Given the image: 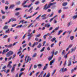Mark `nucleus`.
Returning a JSON list of instances; mask_svg holds the SVG:
<instances>
[{"label":"nucleus","mask_w":77,"mask_h":77,"mask_svg":"<svg viewBox=\"0 0 77 77\" xmlns=\"http://www.w3.org/2000/svg\"><path fill=\"white\" fill-rule=\"evenodd\" d=\"M29 60L31 61V60H32V58H30V56H26L25 58V62H26V63H27L28 62H29Z\"/></svg>","instance_id":"obj_2"},{"label":"nucleus","mask_w":77,"mask_h":77,"mask_svg":"<svg viewBox=\"0 0 77 77\" xmlns=\"http://www.w3.org/2000/svg\"><path fill=\"white\" fill-rule=\"evenodd\" d=\"M65 50H63L62 52V55H63V54L65 55V54L66 53H65Z\"/></svg>","instance_id":"obj_32"},{"label":"nucleus","mask_w":77,"mask_h":77,"mask_svg":"<svg viewBox=\"0 0 77 77\" xmlns=\"http://www.w3.org/2000/svg\"><path fill=\"white\" fill-rule=\"evenodd\" d=\"M46 2V1L45 0H42V2L43 3H44V2Z\"/></svg>","instance_id":"obj_63"},{"label":"nucleus","mask_w":77,"mask_h":77,"mask_svg":"<svg viewBox=\"0 0 77 77\" xmlns=\"http://www.w3.org/2000/svg\"><path fill=\"white\" fill-rule=\"evenodd\" d=\"M59 26H58L57 27H56L55 29H54V30L55 31L59 29Z\"/></svg>","instance_id":"obj_33"},{"label":"nucleus","mask_w":77,"mask_h":77,"mask_svg":"<svg viewBox=\"0 0 77 77\" xmlns=\"http://www.w3.org/2000/svg\"><path fill=\"white\" fill-rule=\"evenodd\" d=\"M41 46H42V44L41 43H40L37 46V48H40L41 47Z\"/></svg>","instance_id":"obj_17"},{"label":"nucleus","mask_w":77,"mask_h":77,"mask_svg":"<svg viewBox=\"0 0 77 77\" xmlns=\"http://www.w3.org/2000/svg\"><path fill=\"white\" fill-rule=\"evenodd\" d=\"M8 27H9V26L7 25H5L4 26V27L3 28V29L4 30H7L8 29Z\"/></svg>","instance_id":"obj_9"},{"label":"nucleus","mask_w":77,"mask_h":77,"mask_svg":"<svg viewBox=\"0 0 77 77\" xmlns=\"http://www.w3.org/2000/svg\"><path fill=\"white\" fill-rule=\"evenodd\" d=\"M55 60V58L53 60H52L51 61L50 63V65H52V64L54 63V61Z\"/></svg>","instance_id":"obj_8"},{"label":"nucleus","mask_w":77,"mask_h":77,"mask_svg":"<svg viewBox=\"0 0 77 77\" xmlns=\"http://www.w3.org/2000/svg\"><path fill=\"white\" fill-rule=\"evenodd\" d=\"M41 14L38 15V16L36 18V20H38V19H39V17H41Z\"/></svg>","instance_id":"obj_28"},{"label":"nucleus","mask_w":77,"mask_h":77,"mask_svg":"<svg viewBox=\"0 0 77 77\" xmlns=\"http://www.w3.org/2000/svg\"><path fill=\"white\" fill-rule=\"evenodd\" d=\"M75 70L74 69H72L71 70V73H73V72H74Z\"/></svg>","instance_id":"obj_59"},{"label":"nucleus","mask_w":77,"mask_h":77,"mask_svg":"<svg viewBox=\"0 0 77 77\" xmlns=\"http://www.w3.org/2000/svg\"><path fill=\"white\" fill-rule=\"evenodd\" d=\"M54 50H53L51 52L52 53V56H53V55L54 54Z\"/></svg>","instance_id":"obj_40"},{"label":"nucleus","mask_w":77,"mask_h":77,"mask_svg":"<svg viewBox=\"0 0 77 77\" xmlns=\"http://www.w3.org/2000/svg\"><path fill=\"white\" fill-rule=\"evenodd\" d=\"M53 38V37L51 36H49L48 39H51V38Z\"/></svg>","instance_id":"obj_49"},{"label":"nucleus","mask_w":77,"mask_h":77,"mask_svg":"<svg viewBox=\"0 0 77 77\" xmlns=\"http://www.w3.org/2000/svg\"><path fill=\"white\" fill-rule=\"evenodd\" d=\"M62 32H63V30H60L59 31L58 33L57 34V35H60V33H62Z\"/></svg>","instance_id":"obj_21"},{"label":"nucleus","mask_w":77,"mask_h":77,"mask_svg":"<svg viewBox=\"0 0 77 77\" xmlns=\"http://www.w3.org/2000/svg\"><path fill=\"white\" fill-rule=\"evenodd\" d=\"M61 70L62 72H65V71H67V69L66 68L64 69V67H63L61 69Z\"/></svg>","instance_id":"obj_6"},{"label":"nucleus","mask_w":77,"mask_h":77,"mask_svg":"<svg viewBox=\"0 0 77 77\" xmlns=\"http://www.w3.org/2000/svg\"><path fill=\"white\" fill-rule=\"evenodd\" d=\"M19 14H20V12H17L15 14V15H16V16H18Z\"/></svg>","instance_id":"obj_31"},{"label":"nucleus","mask_w":77,"mask_h":77,"mask_svg":"<svg viewBox=\"0 0 77 77\" xmlns=\"http://www.w3.org/2000/svg\"><path fill=\"white\" fill-rule=\"evenodd\" d=\"M14 5H11L10 8H14Z\"/></svg>","instance_id":"obj_44"},{"label":"nucleus","mask_w":77,"mask_h":77,"mask_svg":"<svg viewBox=\"0 0 77 77\" xmlns=\"http://www.w3.org/2000/svg\"><path fill=\"white\" fill-rule=\"evenodd\" d=\"M28 0H27L26 1H25L24 3L22 4V5H25V4H26V3H27V1H28Z\"/></svg>","instance_id":"obj_30"},{"label":"nucleus","mask_w":77,"mask_h":77,"mask_svg":"<svg viewBox=\"0 0 77 77\" xmlns=\"http://www.w3.org/2000/svg\"><path fill=\"white\" fill-rule=\"evenodd\" d=\"M11 47H12V44H10L8 45V48H11Z\"/></svg>","instance_id":"obj_39"},{"label":"nucleus","mask_w":77,"mask_h":77,"mask_svg":"<svg viewBox=\"0 0 77 77\" xmlns=\"http://www.w3.org/2000/svg\"><path fill=\"white\" fill-rule=\"evenodd\" d=\"M13 57H12V59H14V58L15 57V56L16 55H15V54H14V55H13Z\"/></svg>","instance_id":"obj_58"},{"label":"nucleus","mask_w":77,"mask_h":77,"mask_svg":"<svg viewBox=\"0 0 77 77\" xmlns=\"http://www.w3.org/2000/svg\"><path fill=\"white\" fill-rule=\"evenodd\" d=\"M46 14H44L42 16H41V17H46Z\"/></svg>","instance_id":"obj_56"},{"label":"nucleus","mask_w":77,"mask_h":77,"mask_svg":"<svg viewBox=\"0 0 77 77\" xmlns=\"http://www.w3.org/2000/svg\"><path fill=\"white\" fill-rule=\"evenodd\" d=\"M34 68L35 69L36 68H37V65H35L34 66Z\"/></svg>","instance_id":"obj_62"},{"label":"nucleus","mask_w":77,"mask_h":77,"mask_svg":"<svg viewBox=\"0 0 77 77\" xmlns=\"http://www.w3.org/2000/svg\"><path fill=\"white\" fill-rule=\"evenodd\" d=\"M50 72H49L48 73L46 77H50Z\"/></svg>","instance_id":"obj_27"},{"label":"nucleus","mask_w":77,"mask_h":77,"mask_svg":"<svg viewBox=\"0 0 77 77\" xmlns=\"http://www.w3.org/2000/svg\"><path fill=\"white\" fill-rule=\"evenodd\" d=\"M68 9V7H64L63 8V9Z\"/></svg>","instance_id":"obj_42"},{"label":"nucleus","mask_w":77,"mask_h":77,"mask_svg":"<svg viewBox=\"0 0 77 77\" xmlns=\"http://www.w3.org/2000/svg\"><path fill=\"white\" fill-rule=\"evenodd\" d=\"M48 64H46V65L44 67V68L43 69V70L44 71V70H45L47 68V66H48Z\"/></svg>","instance_id":"obj_10"},{"label":"nucleus","mask_w":77,"mask_h":77,"mask_svg":"<svg viewBox=\"0 0 77 77\" xmlns=\"http://www.w3.org/2000/svg\"><path fill=\"white\" fill-rule=\"evenodd\" d=\"M13 53H14L13 51H10L7 53L6 54V57H9L10 56H11V55H12Z\"/></svg>","instance_id":"obj_3"},{"label":"nucleus","mask_w":77,"mask_h":77,"mask_svg":"<svg viewBox=\"0 0 77 77\" xmlns=\"http://www.w3.org/2000/svg\"><path fill=\"white\" fill-rule=\"evenodd\" d=\"M56 38L54 37L51 39V41L52 42H54V41H55L54 43H56V42H57V40H56Z\"/></svg>","instance_id":"obj_7"},{"label":"nucleus","mask_w":77,"mask_h":77,"mask_svg":"<svg viewBox=\"0 0 77 77\" xmlns=\"http://www.w3.org/2000/svg\"><path fill=\"white\" fill-rule=\"evenodd\" d=\"M50 25L49 24H45V27L48 28L50 27Z\"/></svg>","instance_id":"obj_14"},{"label":"nucleus","mask_w":77,"mask_h":77,"mask_svg":"<svg viewBox=\"0 0 77 77\" xmlns=\"http://www.w3.org/2000/svg\"><path fill=\"white\" fill-rule=\"evenodd\" d=\"M32 16H29L28 17L26 18V19H28V18H32Z\"/></svg>","instance_id":"obj_51"},{"label":"nucleus","mask_w":77,"mask_h":77,"mask_svg":"<svg viewBox=\"0 0 77 77\" xmlns=\"http://www.w3.org/2000/svg\"><path fill=\"white\" fill-rule=\"evenodd\" d=\"M61 12H62V10H60L58 11V13H59V14H60V13H61Z\"/></svg>","instance_id":"obj_52"},{"label":"nucleus","mask_w":77,"mask_h":77,"mask_svg":"<svg viewBox=\"0 0 77 77\" xmlns=\"http://www.w3.org/2000/svg\"><path fill=\"white\" fill-rule=\"evenodd\" d=\"M36 55H37V54L36 53L34 54L32 56V57H35L36 56Z\"/></svg>","instance_id":"obj_22"},{"label":"nucleus","mask_w":77,"mask_h":77,"mask_svg":"<svg viewBox=\"0 0 77 77\" xmlns=\"http://www.w3.org/2000/svg\"><path fill=\"white\" fill-rule=\"evenodd\" d=\"M61 60V57H58V61L60 62V61Z\"/></svg>","instance_id":"obj_24"},{"label":"nucleus","mask_w":77,"mask_h":77,"mask_svg":"<svg viewBox=\"0 0 77 77\" xmlns=\"http://www.w3.org/2000/svg\"><path fill=\"white\" fill-rule=\"evenodd\" d=\"M38 68H40L41 67H42V65L39 64H38Z\"/></svg>","instance_id":"obj_19"},{"label":"nucleus","mask_w":77,"mask_h":77,"mask_svg":"<svg viewBox=\"0 0 77 77\" xmlns=\"http://www.w3.org/2000/svg\"><path fill=\"white\" fill-rule=\"evenodd\" d=\"M38 44V42H34L32 45V47H34L35 45H37Z\"/></svg>","instance_id":"obj_15"},{"label":"nucleus","mask_w":77,"mask_h":77,"mask_svg":"<svg viewBox=\"0 0 77 77\" xmlns=\"http://www.w3.org/2000/svg\"><path fill=\"white\" fill-rule=\"evenodd\" d=\"M67 57V56L66 54L64 55V57L65 58V59H66Z\"/></svg>","instance_id":"obj_54"},{"label":"nucleus","mask_w":77,"mask_h":77,"mask_svg":"<svg viewBox=\"0 0 77 77\" xmlns=\"http://www.w3.org/2000/svg\"><path fill=\"white\" fill-rule=\"evenodd\" d=\"M39 3V1H37L35 2V5H38Z\"/></svg>","instance_id":"obj_41"},{"label":"nucleus","mask_w":77,"mask_h":77,"mask_svg":"<svg viewBox=\"0 0 77 77\" xmlns=\"http://www.w3.org/2000/svg\"><path fill=\"white\" fill-rule=\"evenodd\" d=\"M35 41H38V38L37 37H36V38H35Z\"/></svg>","instance_id":"obj_61"},{"label":"nucleus","mask_w":77,"mask_h":77,"mask_svg":"<svg viewBox=\"0 0 77 77\" xmlns=\"http://www.w3.org/2000/svg\"><path fill=\"white\" fill-rule=\"evenodd\" d=\"M53 14H54V13H52L49 16V17H52L53 15Z\"/></svg>","instance_id":"obj_37"},{"label":"nucleus","mask_w":77,"mask_h":77,"mask_svg":"<svg viewBox=\"0 0 77 77\" xmlns=\"http://www.w3.org/2000/svg\"><path fill=\"white\" fill-rule=\"evenodd\" d=\"M24 21H25L24 20H21L20 22V23H19V24H21V23H22V22H23Z\"/></svg>","instance_id":"obj_53"},{"label":"nucleus","mask_w":77,"mask_h":77,"mask_svg":"<svg viewBox=\"0 0 77 77\" xmlns=\"http://www.w3.org/2000/svg\"><path fill=\"white\" fill-rule=\"evenodd\" d=\"M58 53V51H56L55 52V53H54V55H57V54Z\"/></svg>","instance_id":"obj_50"},{"label":"nucleus","mask_w":77,"mask_h":77,"mask_svg":"<svg viewBox=\"0 0 77 77\" xmlns=\"http://www.w3.org/2000/svg\"><path fill=\"white\" fill-rule=\"evenodd\" d=\"M74 36H71L70 37V39L71 40H73V39H74Z\"/></svg>","instance_id":"obj_25"},{"label":"nucleus","mask_w":77,"mask_h":77,"mask_svg":"<svg viewBox=\"0 0 77 77\" xmlns=\"http://www.w3.org/2000/svg\"><path fill=\"white\" fill-rule=\"evenodd\" d=\"M54 19L53 17L50 20V22H51V21H52V20H53Z\"/></svg>","instance_id":"obj_48"},{"label":"nucleus","mask_w":77,"mask_h":77,"mask_svg":"<svg viewBox=\"0 0 77 77\" xmlns=\"http://www.w3.org/2000/svg\"><path fill=\"white\" fill-rule=\"evenodd\" d=\"M8 35H4L3 37V38H4V39H5L6 38H8Z\"/></svg>","instance_id":"obj_35"},{"label":"nucleus","mask_w":77,"mask_h":77,"mask_svg":"<svg viewBox=\"0 0 77 77\" xmlns=\"http://www.w3.org/2000/svg\"><path fill=\"white\" fill-rule=\"evenodd\" d=\"M1 12L2 14H5V12L3 11V10H1Z\"/></svg>","instance_id":"obj_55"},{"label":"nucleus","mask_w":77,"mask_h":77,"mask_svg":"<svg viewBox=\"0 0 77 77\" xmlns=\"http://www.w3.org/2000/svg\"><path fill=\"white\" fill-rule=\"evenodd\" d=\"M5 4L6 5H9V2L8 1H6L5 2Z\"/></svg>","instance_id":"obj_60"},{"label":"nucleus","mask_w":77,"mask_h":77,"mask_svg":"<svg viewBox=\"0 0 77 77\" xmlns=\"http://www.w3.org/2000/svg\"><path fill=\"white\" fill-rule=\"evenodd\" d=\"M8 51H9V49H8L4 50L2 52V54H5V53H7Z\"/></svg>","instance_id":"obj_5"},{"label":"nucleus","mask_w":77,"mask_h":77,"mask_svg":"<svg viewBox=\"0 0 77 77\" xmlns=\"http://www.w3.org/2000/svg\"><path fill=\"white\" fill-rule=\"evenodd\" d=\"M10 30V29L8 28V29L5 30V33H9V31Z\"/></svg>","instance_id":"obj_12"},{"label":"nucleus","mask_w":77,"mask_h":77,"mask_svg":"<svg viewBox=\"0 0 77 77\" xmlns=\"http://www.w3.org/2000/svg\"><path fill=\"white\" fill-rule=\"evenodd\" d=\"M72 46V45H70L69 46V48H71Z\"/></svg>","instance_id":"obj_64"},{"label":"nucleus","mask_w":77,"mask_h":77,"mask_svg":"<svg viewBox=\"0 0 77 77\" xmlns=\"http://www.w3.org/2000/svg\"><path fill=\"white\" fill-rule=\"evenodd\" d=\"M20 9H21L20 8H17L15 10L16 11H19V10H20Z\"/></svg>","instance_id":"obj_47"},{"label":"nucleus","mask_w":77,"mask_h":77,"mask_svg":"<svg viewBox=\"0 0 77 77\" xmlns=\"http://www.w3.org/2000/svg\"><path fill=\"white\" fill-rule=\"evenodd\" d=\"M75 51V49H74V48H72L71 49V53H72V51Z\"/></svg>","instance_id":"obj_57"},{"label":"nucleus","mask_w":77,"mask_h":77,"mask_svg":"<svg viewBox=\"0 0 77 77\" xmlns=\"http://www.w3.org/2000/svg\"><path fill=\"white\" fill-rule=\"evenodd\" d=\"M44 49H45V47H43L42 49L40 51V52H42V51H44Z\"/></svg>","instance_id":"obj_26"},{"label":"nucleus","mask_w":77,"mask_h":77,"mask_svg":"<svg viewBox=\"0 0 77 77\" xmlns=\"http://www.w3.org/2000/svg\"><path fill=\"white\" fill-rule=\"evenodd\" d=\"M17 65V64H14L13 65L12 69L11 71V72H13L14 70H15V66Z\"/></svg>","instance_id":"obj_4"},{"label":"nucleus","mask_w":77,"mask_h":77,"mask_svg":"<svg viewBox=\"0 0 77 77\" xmlns=\"http://www.w3.org/2000/svg\"><path fill=\"white\" fill-rule=\"evenodd\" d=\"M71 25V22H69L67 23V27H68Z\"/></svg>","instance_id":"obj_29"},{"label":"nucleus","mask_w":77,"mask_h":77,"mask_svg":"<svg viewBox=\"0 0 77 77\" xmlns=\"http://www.w3.org/2000/svg\"><path fill=\"white\" fill-rule=\"evenodd\" d=\"M23 74V72H22L21 73H20L19 75V77H21V76L22 74Z\"/></svg>","instance_id":"obj_45"},{"label":"nucleus","mask_w":77,"mask_h":77,"mask_svg":"<svg viewBox=\"0 0 77 77\" xmlns=\"http://www.w3.org/2000/svg\"><path fill=\"white\" fill-rule=\"evenodd\" d=\"M53 56H51V57H49V58L48 59V60L49 61H50V60H52V59L53 58Z\"/></svg>","instance_id":"obj_16"},{"label":"nucleus","mask_w":77,"mask_h":77,"mask_svg":"<svg viewBox=\"0 0 77 77\" xmlns=\"http://www.w3.org/2000/svg\"><path fill=\"white\" fill-rule=\"evenodd\" d=\"M69 63L68 64V66H71V60H69Z\"/></svg>","instance_id":"obj_18"},{"label":"nucleus","mask_w":77,"mask_h":77,"mask_svg":"<svg viewBox=\"0 0 77 77\" xmlns=\"http://www.w3.org/2000/svg\"><path fill=\"white\" fill-rule=\"evenodd\" d=\"M11 40V38H8V42H10V40Z\"/></svg>","instance_id":"obj_43"},{"label":"nucleus","mask_w":77,"mask_h":77,"mask_svg":"<svg viewBox=\"0 0 77 77\" xmlns=\"http://www.w3.org/2000/svg\"><path fill=\"white\" fill-rule=\"evenodd\" d=\"M55 4H56V2L51 3L48 5L47 7V4H46L44 6V7L43 8V10H47L48 9V8H50L51 6H52V5H54Z\"/></svg>","instance_id":"obj_1"},{"label":"nucleus","mask_w":77,"mask_h":77,"mask_svg":"<svg viewBox=\"0 0 77 77\" xmlns=\"http://www.w3.org/2000/svg\"><path fill=\"white\" fill-rule=\"evenodd\" d=\"M31 31H32L31 29H29L28 31V34L30 33V32H31Z\"/></svg>","instance_id":"obj_46"},{"label":"nucleus","mask_w":77,"mask_h":77,"mask_svg":"<svg viewBox=\"0 0 77 77\" xmlns=\"http://www.w3.org/2000/svg\"><path fill=\"white\" fill-rule=\"evenodd\" d=\"M47 36V35L46 34L43 36V38H44V39H46V36Z\"/></svg>","instance_id":"obj_38"},{"label":"nucleus","mask_w":77,"mask_h":77,"mask_svg":"<svg viewBox=\"0 0 77 77\" xmlns=\"http://www.w3.org/2000/svg\"><path fill=\"white\" fill-rule=\"evenodd\" d=\"M7 67H9V68H12V65L11 64H8Z\"/></svg>","instance_id":"obj_23"},{"label":"nucleus","mask_w":77,"mask_h":77,"mask_svg":"<svg viewBox=\"0 0 77 77\" xmlns=\"http://www.w3.org/2000/svg\"><path fill=\"white\" fill-rule=\"evenodd\" d=\"M33 7H31L29 9V11H28V12H30V11H32V9H33Z\"/></svg>","instance_id":"obj_20"},{"label":"nucleus","mask_w":77,"mask_h":77,"mask_svg":"<svg viewBox=\"0 0 77 77\" xmlns=\"http://www.w3.org/2000/svg\"><path fill=\"white\" fill-rule=\"evenodd\" d=\"M41 36V34H39L38 35H36V38H39Z\"/></svg>","instance_id":"obj_36"},{"label":"nucleus","mask_w":77,"mask_h":77,"mask_svg":"<svg viewBox=\"0 0 77 77\" xmlns=\"http://www.w3.org/2000/svg\"><path fill=\"white\" fill-rule=\"evenodd\" d=\"M68 5V3H67V2H63V3L62 5L63 6H66V5Z\"/></svg>","instance_id":"obj_11"},{"label":"nucleus","mask_w":77,"mask_h":77,"mask_svg":"<svg viewBox=\"0 0 77 77\" xmlns=\"http://www.w3.org/2000/svg\"><path fill=\"white\" fill-rule=\"evenodd\" d=\"M56 69H55V70L54 71V72H52V75H54V74L55 73V72H56Z\"/></svg>","instance_id":"obj_34"},{"label":"nucleus","mask_w":77,"mask_h":77,"mask_svg":"<svg viewBox=\"0 0 77 77\" xmlns=\"http://www.w3.org/2000/svg\"><path fill=\"white\" fill-rule=\"evenodd\" d=\"M75 14H76V15L75 16H74L72 17V18H73V19H75L77 17V12H76L75 13Z\"/></svg>","instance_id":"obj_13"}]
</instances>
